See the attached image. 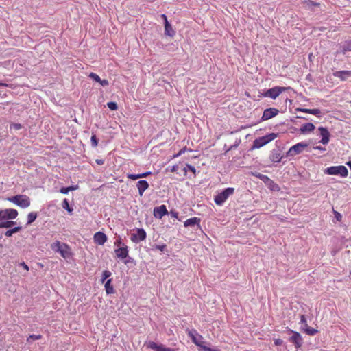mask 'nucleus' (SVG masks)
Instances as JSON below:
<instances>
[{
  "label": "nucleus",
  "instance_id": "53",
  "mask_svg": "<svg viewBox=\"0 0 351 351\" xmlns=\"http://www.w3.org/2000/svg\"><path fill=\"white\" fill-rule=\"evenodd\" d=\"M161 18L164 20L165 23L168 21L167 16L164 14H161Z\"/></svg>",
  "mask_w": 351,
  "mask_h": 351
},
{
  "label": "nucleus",
  "instance_id": "43",
  "mask_svg": "<svg viewBox=\"0 0 351 351\" xmlns=\"http://www.w3.org/2000/svg\"><path fill=\"white\" fill-rule=\"evenodd\" d=\"M19 265L22 267L26 271H29V267L25 262H21Z\"/></svg>",
  "mask_w": 351,
  "mask_h": 351
},
{
  "label": "nucleus",
  "instance_id": "29",
  "mask_svg": "<svg viewBox=\"0 0 351 351\" xmlns=\"http://www.w3.org/2000/svg\"><path fill=\"white\" fill-rule=\"evenodd\" d=\"M37 217V213L34 212L29 213L27 215V224L34 222Z\"/></svg>",
  "mask_w": 351,
  "mask_h": 351
},
{
  "label": "nucleus",
  "instance_id": "24",
  "mask_svg": "<svg viewBox=\"0 0 351 351\" xmlns=\"http://www.w3.org/2000/svg\"><path fill=\"white\" fill-rule=\"evenodd\" d=\"M282 156L280 153L274 152L270 156V159L274 162H279L282 160Z\"/></svg>",
  "mask_w": 351,
  "mask_h": 351
},
{
  "label": "nucleus",
  "instance_id": "40",
  "mask_svg": "<svg viewBox=\"0 0 351 351\" xmlns=\"http://www.w3.org/2000/svg\"><path fill=\"white\" fill-rule=\"evenodd\" d=\"M42 338V335H31L28 339H27V341H29V339H32L33 340H38V339H40Z\"/></svg>",
  "mask_w": 351,
  "mask_h": 351
},
{
  "label": "nucleus",
  "instance_id": "56",
  "mask_svg": "<svg viewBox=\"0 0 351 351\" xmlns=\"http://www.w3.org/2000/svg\"><path fill=\"white\" fill-rule=\"evenodd\" d=\"M258 177L262 180H263L264 178H268L266 176H264V175H262V174H258Z\"/></svg>",
  "mask_w": 351,
  "mask_h": 351
},
{
  "label": "nucleus",
  "instance_id": "39",
  "mask_svg": "<svg viewBox=\"0 0 351 351\" xmlns=\"http://www.w3.org/2000/svg\"><path fill=\"white\" fill-rule=\"evenodd\" d=\"M309 114H313V115H318L321 113L320 110L317 108L314 109H310L309 110Z\"/></svg>",
  "mask_w": 351,
  "mask_h": 351
},
{
  "label": "nucleus",
  "instance_id": "26",
  "mask_svg": "<svg viewBox=\"0 0 351 351\" xmlns=\"http://www.w3.org/2000/svg\"><path fill=\"white\" fill-rule=\"evenodd\" d=\"M303 330L307 335H311V336H313L318 332V330L317 329L310 327V326H308V325L307 326V327L303 328Z\"/></svg>",
  "mask_w": 351,
  "mask_h": 351
},
{
  "label": "nucleus",
  "instance_id": "34",
  "mask_svg": "<svg viewBox=\"0 0 351 351\" xmlns=\"http://www.w3.org/2000/svg\"><path fill=\"white\" fill-rule=\"evenodd\" d=\"M111 272L108 270H105L102 274L101 282H104L108 278L111 276Z\"/></svg>",
  "mask_w": 351,
  "mask_h": 351
},
{
  "label": "nucleus",
  "instance_id": "33",
  "mask_svg": "<svg viewBox=\"0 0 351 351\" xmlns=\"http://www.w3.org/2000/svg\"><path fill=\"white\" fill-rule=\"evenodd\" d=\"M90 141L93 147H96L98 145L99 141L95 134H92Z\"/></svg>",
  "mask_w": 351,
  "mask_h": 351
},
{
  "label": "nucleus",
  "instance_id": "2",
  "mask_svg": "<svg viewBox=\"0 0 351 351\" xmlns=\"http://www.w3.org/2000/svg\"><path fill=\"white\" fill-rule=\"evenodd\" d=\"M51 247L54 252L60 253L64 258H69L72 254L69 246L59 241L53 243Z\"/></svg>",
  "mask_w": 351,
  "mask_h": 351
},
{
  "label": "nucleus",
  "instance_id": "30",
  "mask_svg": "<svg viewBox=\"0 0 351 351\" xmlns=\"http://www.w3.org/2000/svg\"><path fill=\"white\" fill-rule=\"evenodd\" d=\"M21 229V228L19 227H19H15V228H14L12 229L7 230L5 232V235L6 237H11L14 233H16V232L20 231Z\"/></svg>",
  "mask_w": 351,
  "mask_h": 351
},
{
  "label": "nucleus",
  "instance_id": "42",
  "mask_svg": "<svg viewBox=\"0 0 351 351\" xmlns=\"http://www.w3.org/2000/svg\"><path fill=\"white\" fill-rule=\"evenodd\" d=\"M155 248L162 252L165 250L166 245L165 244L157 245H156Z\"/></svg>",
  "mask_w": 351,
  "mask_h": 351
},
{
  "label": "nucleus",
  "instance_id": "54",
  "mask_svg": "<svg viewBox=\"0 0 351 351\" xmlns=\"http://www.w3.org/2000/svg\"><path fill=\"white\" fill-rule=\"evenodd\" d=\"M314 149H315L322 150V151L325 150V148L322 147L321 146H316V147H314Z\"/></svg>",
  "mask_w": 351,
  "mask_h": 351
},
{
  "label": "nucleus",
  "instance_id": "18",
  "mask_svg": "<svg viewBox=\"0 0 351 351\" xmlns=\"http://www.w3.org/2000/svg\"><path fill=\"white\" fill-rule=\"evenodd\" d=\"M136 187L138 189L140 196H142L145 191L149 188V184L146 180H139L136 183Z\"/></svg>",
  "mask_w": 351,
  "mask_h": 351
},
{
  "label": "nucleus",
  "instance_id": "12",
  "mask_svg": "<svg viewBox=\"0 0 351 351\" xmlns=\"http://www.w3.org/2000/svg\"><path fill=\"white\" fill-rule=\"evenodd\" d=\"M279 112V110L275 108H267L264 110L261 119L263 121L269 120L274 117H276Z\"/></svg>",
  "mask_w": 351,
  "mask_h": 351
},
{
  "label": "nucleus",
  "instance_id": "41",
  "mask_svg": "<svg viewBox=\"0 0 351 351\" xmlns=\"http://www.w3.org/2000/svg\"><path fill=\"white\" fill-rule=\"evenodd\" d=\"M114 245L120 247L121 245L124 246L125 245L122 243L121 239L119 238V239L114 241Z\"/></svg>",
  "mask_w": 351,
  "mask_h": 351
},
{
  "label": "nucleus",
  "instance_id": "5",
  "mask_svg": "<svg viewBox=\"0 0 351 351\" xmlns=\"http://www.w3.org/2000/svg\"><path fill=\"white\" fill-rule=\"evenodd\" d=\"M234 192V189L232 187H228L224 189L222 192L217 194L214 197L215 203L218 206H221L228 198L233 195Z\"/></svg>",
  "mask_w": 351,
  "mask_h": 351
},
{
  "label": "nucleus",
  "instance_id": "1",
  "mask_svg": "<svg viewBox=\"0 0 351 351\" xmlns=\"http://www.w3.org/2000/svg\"><path fill=\"white\" fill-rule=\"evenodd\" d=\"M17 215L18 212L14 208L0 210V228H10L13 226L15 222L9 219H14Z\"/></svg>",
  "mask_w": 351,
  "mask_h": 351
},
{
  "label": "nucleus",
  "instance_id": "35",
  "mask_svg": "<svg viewBox=\"0 0 351 351\" xmlns=\"http://www.w3.org/2000/svg\"><path fill=\"white\" fill-rule=\"evenodd\" d=\"M107 106L111 110H116L118 108L117 104L115 102L110 101L107 103Z\"/></svg>",
  "mask_w": 351,
  "mask_h": 351
},
{
  "label": "nucleus",
  "instance_id": "22",
  "mask_svg": "<svg viewBox=\"0 0 351 351\" xmlns=\"http://www.w3.org/2000/svg\"><path fill=\"white\" fill-rule=\"evenodd\" d=\"M267 143L265 141V139L263 136L256 138L254 141L253 147L254 148H261V147L265 145Z\"/></svg>",
  "mask_w": 351,
  "mask_h": 351
},
{
  "label": "nucleus",
  "instance_id": "4",
  "mask_svg": "<svg viewBox=\"0 0 351 351\" xmlns=\"http://www.w3.org/2000/svg\"><path fill=\"white\" fill-rule=\"evenodd\" d=\"M8 199L10 202H12L23 208H27L30 206V198L25 195H16L9 197Z\"/></svg>",
  "mask_w": 351,
  "mask_h": 351
},
{
  "label": "nucleus",
  "instance_id": "36",
  "mask_svg": "<svg viewBox=\"0 0 351 351\" xmlns=\"http://www.w3.org/2000/svg\"><path fill=\"white\" fill-rule=\"evenodd\" d=\"M88 76H89V77L92 78L95 82L99 83L101 78L97 74H96L95 73H90Z\"/></svg>",
  "mask_w": 351,
  "mask_h": 351
},
{
  "label": "nucleus",
  "instance_id": "23",
  "mask_svg": "<svg viewBox=\"0 0 351 351\" xmlns=\"http://www.w3.org/2000/svg\"><path fill=\"white\" fill-rule=\"evenodd\" d=\"M112 279H108L105 283V289L107 294H111L114 293V288L111 284Z\"/></svg>",
  "mask_w": 351,
  "mask_h": 351
},
{
  "label": "nucleus",
  "instance_id": "58",
  "mask_svg": "<svg viewBox=\"0 0 351 351\" xmlns=\"http://www.w3.org/2000/svg\"><path fill=\"white\" fill-rule=\"evenodd\" d=\"M4 85H5V84H0V86H4Z\"/></svg>",
  "mask_w": 351,
  "mask_h": 351
},
{
  "label": "nucleus",
  "instance_id": "32",
  "mask_svg": "<svg viewBox=\"0 0 351 351\" xmlns=\"http://www.w3.org/2000/svg\"><path fill=\"white\" fill-rule=\"evenodd\" d=\"M62 207L63 208L66 209L69 213H72L73 208L70 207L69 204V202L66 199H64L62 202Z\"/></svg>",
  "mask_w": 351,
  "mask_h": 351
},
{
  "label": "nucleus",
  "instance_id": "16",
  "mask_svg": "<svg viewBox=\"0 0 351 351\" xmlns=\"http://www.w3.org/2000/svg\"><path fill=\"white\" fill-rule=\"evenodd\" d=\"M114 252L117 258H125L128 256V247L127 245L118 247L114 250Z\"/></svg>",
  "mask_w": 351,
  "mask_h": 351
},
{
  "label": "nucleus",
  "instance_id": "11",
  "mask_svg": "<svg viewBox=\"0 0 351 351\" xmlns=\"http://www.w3.org/2000/svg\"><path fill=\"white\" fill-rule=\"evenodd\" d=\"M293 335L289 338V341L293 343L295 348L298 349L302 347L303 339L298 332L291 330Z\"/></svg>",
  "mask_w": 351,
  "mask_h": 351
},
{
  "label": "nucleus",
  "instance_id": "47",
  "mask_svg": "<svg viewBox=\"0 0 351 351\" xmlns=\"http://www.w3.org/2000/svg\"><path fill=\"white\" fill-rule=\"evenodd\" d=\"M282 343V340L281 339H274V344L276 346H280Z\"/></svg>",
  "mask_w": 351,
  "mask_h": 351
},
{
  "label": "nucleus",
  "instance_id": "51",
  "mask_svg": "<svg viewBox=\"0 0 351 351\" xmlns=\"http://www.w3.org/2000/svg\"><path fill=\"white\" fill-rule=\"evenodd\" d=\"M335 215L338 221H339L341 219V215L339 213L335 211Z\"/></svg>",
  "mask_w": 351,
  "mask_h": 351
},
{
  "label": "nucleus",
  "instance_id": "38",
  "mask_svg": "<svg viewBox=\"0 0 351 351\" xmlns=\"http://www.w3.org/2000/svg\"><path fill=\"white\" fill-rule=\"evenodd\" d=\"M127 178L129 179H131L132 180H136L137 179L141 178L140 174H130V173L127 175Z\"/></svg>",
  "mask_w": 351,
  "mask_h": 351
},
{
  "label": "nucleus",
  "instance_id": "14",
  "mask_svg": "<svg viewBox=\"0 0 351 351\" xmlns=\"http://www.w3.org/2000/svg\"><path fill=\"white\" fill-rule=\"evenodd\" d=\"M168 213L167 209L165 205H161L158 207H155L154 209V215L155 217L161 219L163 216Z\"/></svg>",
  "mask_w": 351,
  "mask_h": 351
},
{
  "label": "nucleus",
  "instance_id": "44",
  "mask_svg": "<svg viewBox=\"0 0 351 351\" xmlns=\"http://www.w3.org/2000/svg\"><path fill=\"white\" fill-rule=\"evenodd\" d=\"M99 84L102 86H108L109 82H108V81L107 80H100Z\"/></svg>",
  "mask_w": 351,
  "mask_h": 351
},
{
  "label": "nucleus",
  "instance_id": "19",
  "mask_svg": "<svg viewBox=\"0 0 351 351\" xmlns=\"http://www.w3.org/2000/svg\"><path fill=\"white\" fill-rule=\"evenodd\" d=\"M200 221H201L200 218L194 217H191L190 219H186L184 221V225L185 227L194 226L195 225L199 226Z\"/></svg>",
  "mask_w": 351,
  "mask_h": 351
},
{
  "label": "nucleus",
  "instance_id": "28",
  "mask_svg": "<svg viewBox=\"0 0 351 351\" xmlns=\"http://www.w3.org/2000/svg\"><path fill=\"white\" fill-rule=\"evenodd\" d=\"M183 171H184V175L186 174L187 171H189L192 172L194 176L196 175V169H195V168L193 166H192V165H191L189 164H186V166L183 169Z\"/></svg>",
  "mask_w": 351,
  "mask_h": 351
},
{
  "label": "nucleus",
  "instance_id": "10",
  "mask_svg": "<svg viewBox=\"0 0 351 351\" xmlns=\"http://www.w3.org/2000/svg\"><path fill=\"white\" fill-rule=\"evenodd\" d=\"M147 348L154 350V351H178V349L165 347L162 344H157L154 341H149L147 343Z\"/></svg>",
  "mask_w": 351,
  "mask_h": 351
},
{
  "label": "nucleus",
  "instance_id": "31",
  "mask_svg": "<svg viewBox=\"0 0 351 351\" xmlns=\"http://www.w3.org/2000/svg\"><path fill=\"white\" fill-rule=\"evenodd\" d=\"M347 51H351V40L346 42L343 47L342 52L345 53Z\"/></svg>",
  "mask_w": 351,
  "mask_h": 351
},
{
  "label": "nucleus",
  "instance_id": "9",
  "mask_svg": "<svg viewBox=\"0 0 351 351\" xmlns=\"http://www.w3.org/2000/svg\"><path fill=\"white\" fill-rule=\"evenodd\" d=\"M146 232L143 228H137L135 233H132L130 239L133 243H138L146 239Z\"/></svg>",
  "mask_w": 351,
  "mask_h": 351
},
{
  "label": "nucleus",
  "instance_id": "21",
  "mask_svg": "<svg viewBox=\"0 0 351 351\" xmlns=\"http://www.w3.org/2000/svg\"><path fill=\"white\" fill-rule=\"evenodd\" d=\"M315 127L312 123H306L302 125L300 128V132L303 134L306 132H313Z\"/></svg>",
  "mask_w": 351,
  "mask_h": 351
},
{
  "label": "nucleus",
  "instance_id": "48",
  "mask_svg": "<svg viewBox=\"0 0 351 351\" xmlns=\"http://www.w3.org/2000/svg\"><path fill=\"white\" fill-rule=\"evenodd\" d=\"M178 165H173V167H171V168L170 169V171L171 172H176L178 171Z\"/></svg>",
  "mask_w": 351,
  "mask_h": 351
},
{
  "label": "nucleus",
  "instance_id": "55",
  "mask_svg": "<svg viewBox=\"0 0 351 351\" xmlns=\"http://www.w3.org/2000/svg\"><path fill=\"white\" fill-rule=\"evenodd\" d=\"M308 4L311 5H314V6H318L319 5V3H314L313 1H309Z\"/></svg>",
  "mask_w": 351,
  "mask_h": 351
},
{
  "label": "nucleus",
  "instance_id": "27",
  "mask_svg": "<svg viewBox=\"0 0 351 351\" xmlns=\"http://www.w3.org/2000/svg\"><path fill=\"white\" fill-rule=\"evenodd\" d=\"M78 188L77 185L75 186H71L69 187H62L60 189V192L62 194H66L69 191L76 190Z\"/></svg>",
  "mask_w": 351,
  "mask_h": 351
},
{
  "label": "nucleus",
  "instance_id": "7",
  "mask_svg": "<svg viewBox=\"0 0 351 351\" xmlns=\"http://www.w3.org/2000/svg\"><path fill=\"white\" fill-rule=\"evenodd\" d=\"M188 336L191 339L193 343L197 346L201 348L204 350V347H206L203 341L204 337L202 335L197 333L196 330H186Z\"/></svg>",
  "mask_w": 351,
  "mask_h": 351
},
{
  "label": "nucleus",
  "instance_id": "50",
  "mask_svg": "<svg viewBox=\"0 0 351 351\" xmlns=\"http://www.w3.org/2000/svg\"><path fill=\"white\" fill-rule=\"evenodd\" d=\"M309 110L310 109H307V108H298V109H297V110H298V111H301V112L308 113V114H309V112H310Z\"/></svg>",
  "mask_w": 351,
  "mask_h": 351
},
{
  "label": "nucleus",
  "instance_id": "52",
  "mask_svg": "<svg viewBox=\"0 0 351 351\" xmlns=\"http://www.w3.org/2000/svg\"><path fill=\"white\" fill-rule=\"evenodd\" d=\"M96 163L98 164V165H103L104 163V160L103 159H97L96 160Z\"/></svg>",
  "mask_w": 351,
  "mask_h": 351
},
{
  "label": "nucleus",
  "instance_id": "13",
  "mask_svg": "<svg viewBox=\"0 0 351 351\" xmlns=\"http://www.w3.org/2000/svg\"><path fill=\"white\" fill-rule=\"evenodd\" d=\"M318 130H319L320 136H322L320 143H322L324 145L328 144L330 141V134L328 130L326 128H324V127H319Z\"/></svg>",
  "mask_w": 351,
  "mask_h": 351
},
{
  "label": "nucleus",
  "instance_id": "15",
  "mask_svg": "<svg viewBox=\"0 0 351 351\" xmlns=\"http://www.w3.org/2000/svg\"><path fill=\"white\" fill-rule=\"evenodd\" d=\"M93 239L96 244L103 245L107 241V237L104 233L97 232L94 234Z\"/></svg>",
  "mask_w": 351,
  "mask_h": 351
},
{
  "label": "nucleus",
  "instance_id": "17",
  "mask_svg": "<svg viewBox=\"0 0 351 351\" xmlns=\"http://www.w3.org/2000/svg\"><path fill=\"white\" fill-rule=\"evenodd\" d=\"M333 75L339 78L341 81H346L351 77V71H338L333 73Z\"/></svg>",
  "mask_w": 351,
  "mask_h": 351
},
{
  "label": "nucleus",
  "instance_id": "37",
  "mask_svg": "<svg viewBox=\"0 0 351 351\" xmlns=\"http://www.w3.org/2000/svg\"><path fill=\"white\" fill-rule=\"evenodd\" d=\"M301 324H303L304 328L307 327V320L306 317L304 315H300V322Z\"/></svg>",
  "mask_w": 351,
  "mask_h": 351
},
{
  "label": "nucleus",
  "instance_id": "46",
  "mask_svg": "<svg viewBox=\"0 0 351 351\" xmlns=\"http://www.w3.org/2000/svg\"><path fill=\"white\" fill-rule=\"evenodd\" d=\"M186 148L184 147L182 149L180 150V152L174 156V157H178L181 156L182 154H184L186 152Z\"/></svg>",
  "mask_w": 351,
  "mask_h": 351
},
{
  "label": "nucleus",
  "instance_id": "49",
  "mask_svg": "<svg viewBox=\"0 0 351 351\" xmlns=\"http://www.w3.org/2000/svg\"><path fill=\"white\" fill-rule=\"evenodd\" d=\"M13 128L16 130H19L21 128V125L20 123H14L13 125Z\"/></svg>",
  "mask_w": 351,
  "mask_h": 351
},
{
  "label": "nucleus",
  "instance_id": "8",
  "mask_svg": "<svg viewBox=\"0 0 351 351\" xmlns=\"http://www.w3.org/2000/svg\"><path fill=\"white\" fill-rule=\"evenodd\" d=\"M308 144L304 142L298 143L292 147H291L287 152V155L291 156H294L302 153L304 149L308 147Z\"/></svg>",
  "mask_w": 351,
  "mask_h": 351
},
{
  "label": "nucleus",
  "instance_id": "57",
  "mask_svg": "<svg viewBox=\"0 0 351 351\" xmlns=\"http://www.w3.org/2000/svg\"><path fill=\"white\" fill-rule=\"evenodd\" d=\"M177 215H178L177 213L173 214V216L176 217H177Z\"/></svg>",
  "mask_w": 351,
  "mask_h": 351
},
{
  "label": "nucleus",
  "instance_id": "20",
  "mask_svg": "<svg viewBox=\"0 0 351 351\" xmlns=\"http://www.w3.org/2000/svg\"><path fill=\"white\" fill-rule=\"evenodd\" d=\"M175 34L176 32L171 25L169 23V21H166L165 23V34L172 38L175 36Z\"/></svg>",
  "mask_w": 351,
  "mask_h": 351
},
{
  "label": "nucleus",
  "instance_id": "45",
  "mask_svg": "<svg viewBox=\"0 0 351 351\" xmlns=\"http://www.w3.org/2000/svg\"><path fill=\"white\" fill-rule=\"evenodd\" d=\"M139 174H140V178H146L148 176L151 175L152 172L147 171V172H145V173H139Z\"/></svg>",
  "mask_w": 351,
  "mask_h": 351
},
{
  "label": "nucleus",
  "instance_id": "6",
  "mask_svg": "<svg viewBox=\"0 0 351 351\" xmlns=\"http://www.w3.org/2000/svg\"><path fill=\"white\" fill-rule=\"evenodd\" d=\"M291 89L290 87L274 86L265 91L262 96L264 97H269L276 99L282 93Z\"/></svg>",
  "mask_w": 351,
  "mask_h": 351
},
{
  "label": "nucleus",
  "instance_id": "25",
  "mask_svg": "<svg viewBox=\"0 0 351 351\" xmlns=\"http://www.w3.org/2000/svg\"><path fill=\"white\" fill-rule=\"evenodd\" d=\"M278 136V133H270V134H269L267 135L263 136V137L264 138L265 141L267 144L269 142H271L273 140H274L276 138H277Z\"/></svg>",
  "mask_w": 351,
  "mask_h": 351
},
{
  "label": "nucleus",
  "instance_id": "3",
  "mask_svg": "<svg viewBox=\"0 0 351 351\" xmlns=\"http://www.w3.org/2000/svg\"><path fill=\"white\" fill-rule=\"evenodd\" d=\"M325 174L331 175V176H337L339 175L342 178H346L348 176V171L345 166L339 165V166H331L324 169V171Z\"/></svg>",
  "mask_w": 351,
  "mask_h": 351
}]
</instances>
